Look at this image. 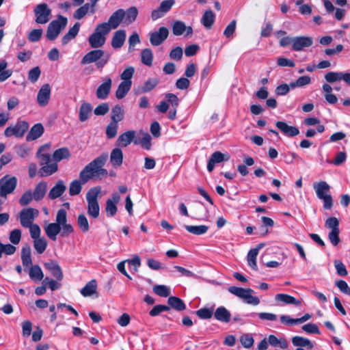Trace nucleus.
Listing matches in <instances>:
<instances>
[{"mask_svg":"<svg viewBox=\"0 0 350 350\" xmlns=\"http://www.w3.org/2000/svg\"><path fill=\"white\" fill-rule=\"evenodd\" d=\"M110 55L105 53L100 49L92 50L86 53L81 59V64L85 65L92 63H96L97 68H103L109 62Z\"/></svg>","mask_w":350,"mask_h":350,"instance_id":"4","label":"nucleus"},{"mask_svg":"<svg viewBox=\"0 0 350 350\" xmlns=\"http://www.w3.org/2000/svg\"><path fill=\"white\" fill-rule=\"evenodd\" d=\"M136 131L134 130H129L119 135L117 139V144L120 147H126L131 142L134 143L136 137Z\"/></svg>","mask_w":350,"mask_h":350,"instance_id":"21","label":"nucleus"},{"mask_svg":"<svg viewBox=\"0 0 350 350\" xmlns=\"http://www.w3.org/2000/svg\"><path fill=\"white\" fill-rule=\"evenodd\" d=\"M92 107L88 103H83L79 109V120L81 122L87 120L92 112Z\"/></svg>","mask_w":350,"mask_h":350,"instance_id":"43","label":"nucleus"},{"mask_svg":"<svg viewBox=\"0 0 350 350\" xmlns=\"http://www.w3.org/2000/svg\"><path fill=\"white\" fill-rule=\"evenodd\" d=\"M118 124V123L111 122L107 127L106 135L108 138H113L117 134Z\"/></svg>","mask_w":350,"mask_h":350,"instance_id":"62","label":"nucleus"},{"mask_svg":"<svg viewBox=\"0 0 350 350\" xmlns=\"http://www.w3.org/2000/svg\"><path fill=\"white\" fill-rule=\"evenodd\" d=\"M258 254V249H252L249 251L247 256V261L248 265L254 270H257L258 267L256 264V258Z\"/></svg>","mask_w":350,"mask_h":350,"instance_id":"46","label":"nucleus"},{"mask_svg":"<svg viewBox=\"0 0 350 350\" xmlns=\"http://www.w3.org/2000/svg\"><path fill=\"white\" fill-rule=\"evenodd\" d=\"M68 23L66 17L59 15L57 19L51 22L48 26L46 37L49 40H54L57 38L62 30H63Z\"/></svg>","mask_w":350,"mask_h":350,"instance_id":"9","label":"nucleus"},{"mask_svg":"<svg viewBox=\"0 0 350 350\" xmlns=\"http://www.w3.org/2000/svg\"><path fill=\"white\" fill-rule=\"evenodd\" d=\"M325 79L330 83L342 80L350 85V72H329L325 75Z\"/></svg>","mask_w":350,"mask_h":350,"instance_id":"17","label":"nucleus"},{"mask_svg":"<svg viewBox=\"0 0 350 350\" xmlns=\"http://www.w3.org/2000/svg\"><path fill=\"white\" fill-rule=\"evenodd\" d=\"M224 160V154L221 152L216 151L212 154L211 158L208 160L207 164V170L209 172H211L216 163H219Z\"/></svg>","mask_w":350,"mask_h":350,"instance_id":"34","label":"nucleus"},{"mask_svg":"<svg viewBox=\"0 0 350 350\" xmlns=\"http://www.w3.org/2000/svg\"><path fill=\"white\" fill-rule=\"evenodd\" d=\"M154 292L159 296L167 297L170 294V288L165 285H156L153 287Z\"/></svg>","mask_w":350,"mask_h":350,"instance_id":"53","label":"nucleus"},{"mask_svg":"<svg viewBox=\"0 0 350 350\" xmlns=\"http://www.w3.org/2000/svg\"><path fill=\"white\" fill-rule=\"evenodd\" d=\"M17 185V178L15 176L5 175L0 179V196L6 198L12 193Z\"/></svg>","mask_w":350,"mask_h":350,"instance_id":"11","label":"nucleus"},{"mask_svg":"<svg viewBox=\"0 0 350 350\" xmlns=\"http://www.w3.org/2000/svg\"><path fill=\"white\" fill-rule=\"evenodd\" d=\"M50 146L45 144L41 146L38 152L37 157L40 159V165L42 167L40 170L41 176H47L55 173L58 170L57 163L51 161V156L48 153H42L44 151H47Z\"/></svg>","mask_w":350,"mask_h":350,"instance_id":"3","label":"nucleus"},{"mask_svg":"<svg viewBox=\"0 0 350 350\" xmlns=\"http://www.w3.org/2000/svg\"><path fill=\"white\" fill-rule=\"evenodd\" d=\"M241 345L246 349L252 347L254 345V338L250 334H244L240 337Z\"/></svg>","mask_w":350,"mask_h":350,"instance_id":"57","label":"nucleus"},{"mask_svg":"<svg viewBox=\"0 0 350 350\" xmlns=\"http://www.w3.org/2000/svg\"><path fill=\"white\" fill-rule=\"evenodd\" d=\"M66 187L63 180H59L55 185L50 190L48 196L50 199L54 200L60 197L66 191Z\"/></svg>","mask_w":350,"mask_h":350,"instance_id":"27","label":"nucleus"},{"mask_svg":"<svg viewBox=\"0 0 350 350\" xmlns=\"http://www.w3.org/2000/svg\"><path fill=\"white\" fill-rule=\"evenodd\" d=\"M120 200V196L115 192L111 198L106 201L105 212L108 217H113L117 213V204Z\"/></svg>","mask_w":350,"mask_h":350,"instance_id":"18","label":"nucleus"},{"mask_svg":"<svg viewBox=\"0 0 350 350\" xmlns=\"http://www.w3.org/2000/svg\"><path fill=\"white\" fill-rule=\"evenodd\" d=\"M51 94V88L49 83L41 86L37 95V102L39 106L44 107L49 104Z\"/></svg>","mask_w":350,"mask_h":350,"instance_id":"15","label":"nucleus"},{"mask_svg":"<svg viewBox=\"0 0 350 350\" xmlns=\"http://www.w3.org/2000/svg\"><path fill=\"white\" fill-rule=\"evenodd\" d=\"M330 188V185L323 180L313 184L317 198L323 202V208L327 210L331 209L333 206V199L329 193Z\"/></svg>","mask_w":350,"mask_h":350,"instance_id":"5","label":"nucleus"},{"mask_svg":"<svg viewBox=\"0 0 350 350\" xmlns=\"http://www.w3.org/2000/svg\"><path fill=\"white\" fill-rule=\"evenodd\" d=\"M29 275L30 278L34 281H40L44 278V273L42 269L38 265H33L30 267Z\"/></svg>","mask_w":350,"mask_h":350,"instance_id":"40","label":"nucleus"},{"mask_svg":"<svg viewBox=\"0 0 350 350\" xmlns=\"http://www.w3.org/2000/svg\"><path fill=\"white\" fill-rule=\"evenodd\" d=\"M159 80L156 78L148 79L142 87V92H148L152 90L158 84Z\"/></svg>","mask_w":350,"mask_h":350,"instance_id":"59","label":"nucleus"},{"mask_svg":"<svg viewBox=\"0 0 350 350\" xmlns=\"http://www.w3.org/2000/svg\"><path fill=\"white\" fill-rule=\"evenodd\" d=\"M142 62L146 66H151L152 63L153 55L150 49H144L142 51Z\"/></svg>","mask_w":350,"mask_h":350,"instance_id":"52","label":"nucleus"},{"mask_svg":"<svg viewBox=\"0 0 350 350\" xmlns=\"http://www.w3.org/2000/svg\"><path fill=\"white\" fill-rule=\"evenodd\" d=\"M47 190V184L46 182H40L35 187L33 192V198L36 201L42 200L46 194Z\"/></svg>","mask_w":350,"mask_h":350,"instance_id":"36","label":"nucleus"},{"mask_svg":"<svg viewBox=\"0 0 350 350\" xmlns=\"http://www.w3.org/2000/svg\"><path fill=\"white\" fill-rule=\"evenodd\" d=\"M33 200H34L33 195L31 190L29 189L22 195L19 200V203L21 206H26L30 204Z\"/></svg>","mask_w":350,"mask_h":350,"instance_id":"58","label":"nucleus"},{"mask_svg":"<svg viewBox=\"0 0 350 350\" xmlns=\"http://www.w3.org/2000/svg\"><path fill=\"white\" fill-rule=\"evenodd\" d=\"M41 74V70L38 66L31 68L28 72V79L31 83H36Z\"/></svg>","mask_w":350,"mask_h":350,"instance_id":"60","label":"nucleus"},{"mask_svg":"<svg viewBox=\"0 0 350 350\" xmlns=\"http://www.w3.org/2000/svg\"><path fill=\"white\" fill-rule=\"evenodd\" d=\"M131 85L129 83L127 82H121L116 91V96L118 99H122L127 94L129 90L131 88Z\"/></svg>","mask_w":350,"mask_h":350,"instance_id":"41","label":"nucleus"},{"mask_svg":"<svg viewBox=\"0 0 350 350\" xmlns=\"http://www.w3.org/2000/svg\"><path fill=\"white\" fill-rule=\"evenodd\" d=\"M168 34V29L165 27H161L158 31L150 33V42L153 46H159L166 40Z\"/></svg>","mask_w":350,"mask_h":350,"instance_id":"16","label":"nucleus"},{"mask_svg":"<svg viewBox=\"0 0 350 350\" xmlns=\"http://www.w3.org/2000/svg\"><path fill=\"white\" fill-rule=\"evenodd\" d=\"M97 282L96 280H92L88 282L80 291L83 297H90L96 293Z\"/></svg>","mask_w":350,"mask_h":350,"instance_id":"33","label":"nucleus"},{"mask_svg":"<svg viewBox=\"0 0 350 350\" xmlns=\"http://www.w3.org/2000/svg\"><path fill=\"white\" fill-rule=\"evenodd\" d=\"M77 225L83 232H87L90 230L88 220L84 214L79 215L77 217Z\"/></svg>","mask_w":350,"mask_h":350,"instance_id":"50","label":"nucleus"},{"mask_svg":"<svg viewBox=\"0 0 350 350\" xmlns=\"http://www.w3.org/2000/svg\"><path fill=\"white\" fill-rule=\"evenodd\" d=\"M275 300L277 302H282L284 304H293L295 306H300L301 301L295 299L294 297L285 294V293H279L275 296Z\"/></svg>","mask_w":350,"mask_h":350,"instance_id":"29","label":"nucleus"},{"mask_svg":"<svg viewBox=\"0 0 350 350\" xmlns=\"http://www.w3.org/2000/svg\"><path fill=\"white\" fill-rule=\"evenodd\" d=\"M167 303L172 308L178 311L184 310L186 308L183 301L177 297H170L168 298Z\"/></svg>","mask_w":350,"mask_h":350,"instance_id":"42","label":"nucleus"},{"mask_svg":"<svg viewBox=\"0 0 350 350\" xmlns=\"http://www.w3.org/2000/svg\"><path fill=\"white\" fill-rule=\"evenodd\" d=\"M36 22L38 24L47 23L51 16V10L46 3H40L34 9Z\"/></svg>","mask_w":350,"mask_h":350,"instance_id":"12","label":"nucleus"},{"mask_svg":"<svg viewBox=\"0 0 350 350\" xmlns=\"http://www.w3.org/2000/svg\"><path fill=\"white\" fill-rule=\"evenodd\" d=\"M82 189V184L78 180H75L71 182L69 187V194L70 196H76L78 195Z\"/></svg>","mask_w":350,"mask_h":350,"instance_id":"56","label":"nucleus"},{"mask_svg":"<svg viewBox=\"0 0 350 350\" xmlns=\"http://www.w3.org/2000/svg\"><path fill=\"white\" fill-rule=\"evenodd\" d=\"M151 136L147 132L140 131L137 135H136L134 144L135 145H140L145 150H150L151 148Z\"/></svg>","mask_w":350,"mask_h":350,"instance_id":"22","label":"nucleus"},{"mask_svg":"<svg viewBox=\"0 0 350 350\" xmlns=\"http://www.w3.org/2000/svg\"><path fill=\"white\" fill-rule=\"evenodd\" d=\"M172 32L175 36H181L185 32V36H190L193 33V29L190 26H186L185 23L176 21L172 25Z\"/></svg>","mask_w":350,"mask_h":350,"instance_id":"20","label":"nucleus"},{"mask_svg":"<svg viewBox=\"0 0 350 350\" xmlns=\"http://www.w3.org/2000/svg\"><path fill=\"white\" fill-rule=\"evenodd\" d=\"M326 228L331 230V231H336L339 230V221L335 217H330L327 218L325 222Z\"/></svg>","mask_w":350,"mask_h":350,"instance_id":"55","label":"nucleus"},{"mask_svg":"<svg viewBox=\"0 0 350 350\" xmlns=\"http://www.w3.org/2000/svg\"><path fill=\"white\" fill-rule=\"evenodd\" d=\"M21 239V230L20 229H14L10 233L9 239L10 242L14 245L20 243Z\"/></svg>","mask_w":350,"mask_h":350,"instance_id":"61","label":"nucleus"},{"mask_svg":"<svg viewBox=\"0 0 350 350\" xmlns=\"http://www.w3.org/2000/svg\"><path fill=\"white\" fill-rule=\"evenodd\" d=\"M44 231L47 237L52 241H55L59 234L62 237H67L72 234L74 232V228L70 224L67 222L66 210L59 209L56 215L55 222L46 225Z\"/></svg>","mask_w":350,"mask_h":350,"instance_id":"1","label":"nucleus"},{"mask_svg":"<svg viewBox=\"0 0 350 350\" xmlns=\"http://www.w3.org/2000/svg\"><path fill=\"white\" fill-rule=\"evenodd\" d=\"M313 44V39L309 36L295 37L293 50L300 51L304 48L309 47Z\"/></svg>","mask_w":350,"mask_h":350,"instance_id":"23","label":"nucleus"},{"mask_svg":"<svg viewBox=\"0 0 350 350\" xmlns=\"http://www.w3.org/2000/svg\"><path fill=\"white\" fill-rule=\"evenodd\" d=\"M275 126L284 135L289 137H295L299 133L297 127L290 126L283 121H278Z\"/></svg>","mask_w":350,"mask_h":350,"instance_id":"24","label":"nucleus"},{"mask_svg":"<svg viewBox=\"0 0 350 350\" xmlns=\"http://www.w3.org/2000/svg\"><path fill=\"white\" fill-rule=\"evenodd\" d=\"M124 110L119 105H115L111 111V122L118 123L122 121L124 118Z\"/></svg>","mask_w":350,"mask_h":350,"instance_id":"39","label":"nucleus"},{"mask_svg":"<svg viewBox=\"0 0 350 350\" xmlns=\"http://www.w3.org/2000/svg\"><path fill=\"white\" fill-rule=\"evenodd\" d=\"M109 33V28L105 24H98L94 31L88 38L91 47L98 49L102 47L106 41V36Z\"/></svg>","mask_w":350,"mask_h":350,"instance_id":"7","label":"nucleus"},{"mask_svg":"<svg viewBox=\"0 0 350 350\" xmlns=\"http://www.w3.org/2000/svg\"><path fill=\"white\" fill-rule=\"evenodd\" d=\"M268 342L273 347H280L281 349H285L288 347V343L284 338H278L274 335H269Z\"/></svg>","mask_w":350,"mask_h":350,"instance_id":"38","label":"nucleus"},{"mask_svg":"<svg viewBox=\"0 0 350 350\" xmlns=\"http://www.w3.org/2000/svg\"><path fill=\"white\" fill-rule=\"evenodd\" d=\"M29 129V124L26 121L18 120L14 124L8 126L4 131L6 137L14 136L17 138L22 137Z\"/></svg>","mask_w":350,"mask_h":350,"instance_id":"10","label":"nucleus"},{"mask_svg":"<svg viewBox=\"0 0 350 350\" xmlns=\"http://www.w3.org/2000/svg\"><path fill=\"white\" fill-rule=\"evenodd\" d=\"M107 159L108 154L104 153L87 165L79 174L82 183H85L91 178L101 179L106 176L108 172L103 167Z\"/></svg>","mask_w":350,"mask_h":350,"instance_id":"2","label":"nucleus"},{"mask_svg":"<svg viewBox=\"0 0 350 350\" xmlns=\"http://www.w3.org/2000/svg\"><path fill=\"white\" fill-rule=\"evenodd\" d=\"M80 29V23H76L72 27H71L68 33L64 35L62 39L63 45L67 44L70 40L74 39L78 34Z\"/></svg>","mask_w":350,"mask_h":350,"instance_id":"35","label":"nucleus"},{"mask_svg":"<svg viewBox=\"0 0 350 350\" xmlns=\"http://www.w3.org/2000/svg\"><path fill=\"white\" fill-rule=\"evenodd\" d=\"M292 343L295 347H306L309 349L313 347V345L310 340L298 336L293 337Z\"/></svg>","mask_w":350,"mask_h":350,"instance_id":"47","label":"nucleus"},{"mask_svg":"<svg viewBox=\"0 0 350 350\" xmlns=\"http://www.w3.org/2000/svg\"><path fill=\"white\" fill-rule=\"evenodd\" d=\"M112 81L111 78L107 77L96 90V96L101 100L106 99L111 91Z\"/></svg>","mask_w":350,"mask_h":350,"instance_id":"19","label":"nucleus"},{"mask_svg":"<svg viewBox=\"0 0 350 350\" xmlns=\"http://www.w3.org/2000/svg\"><path fill=\"white\" fill-rule=\"evenodd\" d=\"M124 25H131L135 21L138 15V10L135 6L130 7L126 10H124Z\"/></svg>","mask_w":350,"mask_h":350,"instance_id":"31","label":"nucleus"},{"mask_svg":"<svg viewBox=\"0 0 350 350\" xmlns=\"http://www.w3.org/2000/svg\"><path fill=\"white\" fill-rule=\"evenodd\" d=\"M185 229L190 233L196 234V235H201L205 234L208 230V227L205 225H200V226H185Z\"/></svg>","mask_w":350,"mask_h":350,"instance_id":"45","label":"nucleus"},{"mask_svg":"<svg viewBox=\"0 0 350 350\" xmlns=\"http://www.w3.org/2000/svg\"><path fill=\"white\" fill-rule=\"evenodd\" d=\"M197 315L202 319H211L214 314V308H202L196 312Z\"/></svg>","mask_w":350,"mask_h":350,"instance_id":"51","label":"nucleus"},{"mask_svg":"<svg viewBox=\"0 0 350 350\" xmlns=\"http://www.w3.org/2000/svg\"><path fill=\"white\" fill-rule=\"evenodd\" d=\"M38 211L33 208L23 209L20 213V221L22 226L26 228L33 224L34 219L38 215Z\"/></svg>","mask_w":350,"mask_h":350,"instance_id":"13","label":"nucleus"},{"mask_svg":"<svg viewBox=\"0 0 350 350\" xmlns=\"http://www.w3.org/2000/svg\"><path fill=\"white\" fill-rule=\"evenodd\" d=\"M101 191L100 187H94L90 189L86 194L88 202V214L90 217L96 219L98 217L100 207L98 202V197Z\"/></svg>","mask_w":350,"mask_h":350,"instance_id":"6","label":"nucleus"},{"mask_svg":"<svg viewBox=\"0 0 350 350\" xmlns=\"http://www.w3.org/2000/svg\"><path fill=\"white\" fill-rule=\"evenodd\" d=\"M44 266L57 280L61 281L63 279L64 275L59 265L56 262L51 260L45 262Z\"/></svg>","mask_w":350,"mask_h":350,"instance_id":"25","label":"nucleus"},{"mask_svg":"<svg viewBox=\"0 0 350 350\" xmlns=\"http://www.w3.org/2000/svg\"><path fill=\"white\" fill-rule=\"evenodd\" d=\"M214 317L218 321L228 323L231 319V314L224 306H219L214 311Z\"/></svg>","mask_w":350,"mask_h":350,"instance_id":"26","label":"nucleus"},{"mask_svg":"<svg viewBox=\"0 0 350 350\" xmlns=\"http://www.w3.org/2000/svg\"><path fill=\"white\" fill-rule=\"evenodd\" d=\"M70 157V152L67 148H62L56 150L53 154V158L57 163L62 159H68Z\"/></svg>","mask_w":350,"mask_h":350,"instance_id":"44","label":"nucleus"},{"mask_svg":"<svg viewBox=\"0 0 350 350\" xmlns=\"http://www.w3.org/2000/svg\"><path fill=\"white\" fill-rule=\"evenodd\" d=\"M215 18V15L211 10H206L202 18L201 23L206 29H210L213 26Z\"/></svg>","mask_w":350,"mask_h":350,"instance_id":"37","label":"nucleus"},{"mask_svg":"<svg viewBox=\"0 0 350 350\" xmlns=\"http://www.w3.org/2000/svg\"><path fill=\"white\" fill-rule=\"evenodd\" d=\"M47 245V241L44 237L33 239V247L36 252L40 254H42L45 251Z\"/></svg>","mask_w":350,"mask_h":350,"instance_id":"48","label":"nucleus"},{"mask_svg":"<svg viewBox=\"0 0 350 350\" xmlns=\"http://www.w3.org/2000/svg\"><path fill=\"white\" fill-rule=\"evenodd\" d=\"M123 161L122 151L118 148H114L110 155V162L114 167H120Z\"/></svg>","mask_w":350,"mask_h":350,"instance_id":"32","label":"nucleus"},{"mask_svg":"<svg viewBox=\"0 0 350 350\" xmlns=\"http://www.w3.org/2000/svg\"><path fill=\"white\" fill-rule=\"evenodd\" d=\"M44 131V129L42 124H36L31 128L26 137V140L33 141L37 139L43 134Z\"/></svg>","mask_w":350,"mask_h":350,"instance_id":"30","label":"nucleus"},{"mask_svg":"<svg viewBox=\"0 0 350 350\" xmlns=\"http://www.w3.org/2000/svg\"><path fill=\"white\" fill-rule=\"evenodd\" d=\"M124 10L118 9L111 15L107 22L103 23L102 24L107 25L110 31L111 29L118 28L121 23H124Z\"/></svg>","mask_w":350,"mask_h":350,"instance_id":"14","label":"nucleus"},{"mask_svg":"<svg viewBox=\"0 0 350 350\" xmlns=\"http://www.w3.org/2000/svg\"><path fill=\"white\" fill-rule=\"evenodd\" d=\"M140 42V39L137 32H133L129 38V51H133L135 49V46Z\"/></svg>","mask_w":350,"mask_h":350,"instance_id":"63","label":"nucleus"},{"mask_svg":"<svg viewBox=\"0 0 350 350\" xmlns=\"http://www.w3.org/2000/svg\"><path fill=\"white\" fill-rule=\"evenodd\" d=\"M126 40V31L123 29H120L116 31L111 39V46L114 49L121 48Z\"/></svg>","mask_w":350,"mask_h":350,"instance_id":"28","label":"nucleus"},{"mask_svg":"<svg viewBox=\"0 0 350 350\" xmlns=\"http://www.w3.org/2000/svg\"><path fill=\"white\" fill-rule=\"evenodd\" d=\"M91 5L90 3H85L83 6L78 8L74 13V18L80 20L83 18L86 14L89 12Z\"/></svg>","mask_w":350,"mask_h":350,"instance_id":"54","label":"nucleus"},{"mask_svg":"<svg viewBox=\"0 0 350 350\" xmlns=\"http://www.w3.org/2000/svg\"><path fill=\"white\" fill-rule=\"evenodd\" d=\"M228 291L234 295L242 299L247 304L257 306L260 304V299L256 296H253L254 291L251 288H243L237 286H230Z\"/></svg>","mask_w":350,"mask_h":350,"instance_id":"8","label":"nucleus"},{"mask_svg":"<svg viewBox=\"0 0 350 350\" xmlns=\"http://www.w3.org/2000/svg\"><path fill=\"white\" fill-rule=\"evenodd\" d=\"M135 69L133 66L126 67L120 75V79L122 82H127L132 85L131 79L133 76Z\"/></svg>","mask_w":350,"mask_h":350,"instance_id":"49","label":"nucleus"},{"mask_svg":"<svg viewBox=\"0 0 350 350\" xmlns=\"http://www.w3.org/2000/svg\"><path fill=\"white\" fill-rule=\"evenodd\" d=\"M170 310V307L165 305H157L152 308L149 314L152 317L158 316L160 313L164 311Z\"/></svg>","mask_w":350,"mask_h":350,"instance_id":"64","label":"nucleus"}]
</instances>
